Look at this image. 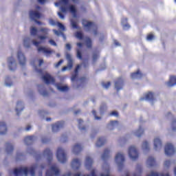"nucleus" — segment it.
I'll return each mask as SVG.
<instances>
[{
  "instance_id": "21",
  "label": "nucleus",
  "mask_w": 176,
  "mask_h": 176,
  "mask_svg": "<svg viewBox=\"0 0 176 176\" xmlns=\"http://www.w3.org/2000/svg\"><path fill=\"white\" fill-rule=\"evenodd\" d=\"M41 14L38 11H30V19L32 21H35L36 19H41Z\"/></svg>"
},
{
  "instance_id": "41",
  "label": "nucleus",
  "mask_w": 176,
  "mask_h": 176,
  "mask_svg": "<svg viewBox=\"0 0 176 176\" xmlns=\"http://www.w3.org/2000/svg\"><path fill=\"white\" fill-rule=\"evenodd\" d=\"M142 149L144 153L149 152V143L144 141L142 144Z\"/></svg>"
},
{
  "instance_id": "43",
  "label": "nucleus",
  "mask_w": 176,
  "mask_h": 176,
  "mask_svg": "<svg viewBox=\"0 0 176 176\" xmlns=\"http://www.w3.org/2000/svg\"><path fill=\"white\" fill-rule=\"evenodd\" d=\"M100 57V54L97 52H94L92 54V61L93 64H96L97 63V60H98V58Z\"/></svg>"
},
{
  "instance_id": "60",
  "label": "nucleus",
  "mask_w": 176,
  "mask_h": 176,
  "mask_svg": "<svg viewBox=\"0 0 176 176\" xmlns=\"http://www.w3.org/2000/svg\"><path fill=\"white\" fill-rule=\"evenodd\" d=\"M57 26L58 28H60V30H62V31H65V26L63 23L58 22Z\"/></svg>"
},
{
  "instance_id": "47",
  "label": "nucleus",
  "mask_w": 176,
  "mask_h": 176,
  "mask_svg": "<svg viewBox=\"0 0 176 176\" xmlns=\"http://www.w3.org/2000/svg\"><path fill=\"white\" fill-rule=\"evenodd\" d=\"M40 32H42L44 35H49V32H50V29L47 28H41L39 30Z\"/></svg>"
},
{
  "instance_id": "7",
  "label": "nucleus",
  "mask_w": 176,
  "mask_h": 176,
  "mask_svg": "<svg viewBox=\"0 0 176 176\" xmlns=\"http://www.w3.org/2000/svg\"><path fill=\"white\" fill-rule=\"evenodd\" d=\"M128 153L130 159L132 160L133 162H135V160L138 159V151H137V148H135V146H130Z\"/></svg>"
},
{
  "instance_id": "10",
  "label": "nucleus",
  "mask_w": 176,
  "mask_h": 176,
  "mask_svg": "<svg viewBox=\"0 0 176 176\" xmlns=\"http://www.w3.org/2000/svg\"><path fill=\"white\" fill-rule=\"evenodd\" d=\"M8 65L10 71L12 72H14L17 69V63H16V59L13 56L8 58Z\"/></svg>"
},
{
  "instance_id": "3",
  "label": "nucleus",
  "mask_w": 176,
  "mask_h": 176,
  "mask_svg": "<svg viewBox=\"0 0 176 176\" xmlns=\"http://www.w3.org/2000/svg\"><path fill=\"white\" fill-rule=\"evenodd\" d=\"M82 25L87 28V31H90V30H91V28L94 29V35H97L98 34V32H97V25L94 24V23L91 22V21H87L85 19L82 20Z\"/></svg>"
},
{
  "instance_id": "51",
  "label": "nucleus",
  "mask_w": 176,
  "mask_h": 176,
  "mask_svg": "<svg viewBox=\"0 0 176 176\" xmlns=\"http://www.w3.org/2000/svg\"><path fill=\"white\" fill-rule=\"evenodd\" d=\"M30 34L32 36H36V35H37L38 34V29H36V28H32L30 29Z\"/></svg>"
},
{
  "instance_id": "26",
  "label": "nucleus",
  "mask_w": 176,
  "mask_h": 176,
  "mask_svg": "<svg viewBox=\"0 0 176 176\" xmlns=\"http://www.w3.org/2000/svg\"><path fill=\"white\" fill-rule=\"evenodd\" d=\"M13 151H14V146L12 144V143L6 142V152L7 155H12V153H13Z\"/></svg>"
},
{
  "instance_id": "28",
  "label": "nucleus",
  "mask_w": 176,
  "mask_h": 176,
  "mask_svg": "<svg viewBox=\"0 0 176 176\" xmlns=\"http://www.w3.org/2000/svg\"><path fill=\"white\" fill-rule=\"evenodd\" d=\"M119 126V121L118 120H111L110 123L107 124L108 130H114L115 127H118Z\"/></svg>"
},
{
  "instance_id": "56",
  "label": "nucleus",
  "mask_w": 176,
  "mask_h": 176,
  "mask_svg": "<svg viewBox=\"0 0 176 176\" xmlns=\"http://www.w3.org/2000/svg\"><path fill=\"white\" fill-rule=\"evenodd\" d=\"M126 138H121L118 140V142H119L120 146H123V145H124V144H126Z\"/></svg>"
},
{
  "instance_id": "46",
  "label": "nucleus",
  "mask_w": 176,
  "mask_h": 176,
  "mask_svg": "<svg viewBox=\"0 0 176 176\" xmlns=\"http://www.w3.org/2000/svg\"><path fill=\"white\" fill-rule=\"evenodd\" d=\"M78 129L80 131H86V127L82 126V124H83V120L79 119L78 120Z\"/></svg>"
},
{
  "instance_id": "22",
  "label": "nucleus",
  "mask_w": 176,
  "mask_h": 176,
  "mask_svg": "<svg viewBox=\"0 0 176 176\" xmlns=\"http://www.w3.org/2000/svg\"><path fill=\"white\" fill-rule=\"evenodd\" d=\"M15 111L16 112L17 116H20L21 112L24 111V103H23V102L21 101L17 102Z\"/></svg>"
},
{
  "instance_id": "61",
  "label": "nucleus",
  "mask_w": 176,
  "mask_h": 176,
  "mask_svg": "<svg viewBox=\"0 0 176 176\" xmlns=\"http://www.w3.org/2000/svg\"><path fill=\"white\" fill-rule=\"evenodd\" d=\"M67 140H68V137L67 136V135H62L60 138L61 142H67Z\"/></svg>"
},
{
  "instance_id": "14",
  "label": "nucleus",
  "mask_w": 176,
  "mask_h": 176,
  "mask_svg": "<svg viewBox=\"0 0 176 176\" xmlns=\"http://www.w3.org/2000/svg\"><path fill=\"white\" fill-rule=\"evenodd\" d=\"M58 176L60 175V170L57 168L55 166H52L50 170H47L45 176Z\"/></svg>"
},
{
  "instance_id": "25",
  "label": "nucleus",
  "mask_w": 176,
  "mask_h": 176,
  "mask_svg": "<svg viewBox=\"0 0 176 176\" xmlns=\"http://www.w3.org/2000/svg\"><path fill=\"white\" fill-rule=\"evenodd\" d=\"M72 168L73 170H79L80 168V160L78 158H75L72 162Z\"/></svg>"
},
{
  "instance_id": "55",
  "label": "nucleus",
  "mask_w": 176,
  "mask_h": 176,
  "mask_svg": "<svg viewBox=\"0 0 176 176\" xmlns=\"http://www.w3.org/2000/svg\"><path fill=\"white\" fill-rule=\"evenodd\" d=\"M60 3H62L65 6H67L68 8L69 6V0H60Z\"/></svg>"
},
{
  "instance_id": "35",
  "label": "nucleus",
  "mask_w": 176,
  "mask_h": 176,
  "mask_svg": "<svg viewBox=\"0 0 176 176\" xmlns=\"http://www.w3.org/2000/svg\"><path fill=\"white\" fill-rule=\"evenodd\" d=\"M5 86L6 87H12V86H13V82L12 81V78L9 76H6Z\"/></svg>"
},
{
  "instance_id": "44",
  "label": "nucleus",
  "mask_w": 176,
  "mask_h": 176,
  "mask_svg": "<svg viewBox=\"0 0 176 176\" xmlns=\"http://www.w3.org/2000/svg\"><path fill=\"white\" fill-rule=\"evenodd\" d=\"M106 111H107V104L105 102H103L101 104L100 107V115H104Z\"/></svg>"
},
{
  "instance_id": "31",
  "label": "nucleus",
  "mask_w": 176,
  "mask_h": 176,
  "mask_svg": "<svg viewBox=\"0 0 176 176\" xmlns=\"http://www.w3.org/2000/svg\"><path fill=\"white\" fill-rule=\"evenodd\" d=\"M109 153H111V151H109L108 148H105L101 156L102 160H103V162H107V160L109 159Z\"/></svg>"
},
{
  "instance_id": "37",
  "label": "nucleus",
  "mask_w": 176,
  "mask_h": 176,
  "mask_svg": "<svg viewBox=\"0 0 176 176\" xmlns=\"http://www.w3.org/2000/svg\"><path fill=\"white\" fill-rule=\"evenodd\" d=\"M127 18H122L121 19L123 30H129V28H130V25L127 23Z\"/></svg>"
},
{
  "instance_id": "8",
  "label": "nucleus",
  "mask_w": 176,
  "mask_h": 176,
  "mask_svg": "<svg viewBox=\"0 0 176 176\" xmlns=\"http://www.w3.org/2000/svg\"><path fill=\"white\" fill-rule=\"evenodd\" d=\"M26 152L27 153H29V155L34 156L36 162H39V160L42 159V154L36 152L32 147H28Z\"/></svg>"
},
{
  "instance_id": "38",
  "label": "nucleus",
  "mask_w": 176,
  "mask_h": 176,
  "mask_svg": "<svg viewBox=\"0 0 176 176\" xmlns=\"http://www.w3.org/2000/svg\"><path fill=\"white\" fill-rule=\"evenodd\" d=\"M142 134H144V129H142V126L140 125L139 129L134 131V135L140 138Z\"/></svg>"
},
{
  "instance_id": "9",
  "label": "nucleus",
  "mask_w": 176,
  "mask_h": 176,
  "mask_svg": "<svg viewBox=\"0 0 176 176\" xmlns=\"http://www.w3.org/2000/svg\"><path fill=\"white\" fill-rule=\"evenodd\" d=\"M164 151L166 156H173L176 152L175 148H174V146L171 143L166 144Z\"/></svg>"
},
{
  "instance_id": "20",
  "label": "nucleus",
  "mask_w": 176,
  "mask_h": 176,
  "mask_svg": "<svg viewBox=\"0 0 176 176\" xmlns=\"http://www.w3.org/2000/svg\"><path fill=\"white\" fill-rule=\"evenodd\" d=\"M34 141H36V136L35 135L27 136L24 139V142L25 145H28V146L32 145Z\"/></svg>"
},
{
  "instance_id": "63",
  "label": "nucleus",
  "mask_w": 176,
  "mask_h": 176,
  "mask_svg": "<svg viewBox=\"0 0 176 176\" xmlns=\"http://www.w3.org/2000/svg\"><path fill=\"white\" fill-rule=\"evenodd\" d=\"M136 170L138 173L141 174V173H142V166H141L140 164H138L136 166Z\"/></svg>"
},
{
  "instance_id": "29",
  "label": "nucleus",
  "mask_w": 176,
  "mask_h": 176,
  "mask_svg": "<svg viewBox=\"0 0 176 176\" xmlns=\"http://www.w3.org/2000/svg\"><path fill=\"white\" fill-rule=\"evenodd\" d=\"M82 146L79 144H76L74 145L72 148V152L74 153V155H79L80 152H82Z\"/></svg>"
},
{
  "instance_id": "53",
  "label": "nucleus",
  "mask_w": 176,
  "mask_h": 176,
  "mask_svg": "<svg viewBox=\"0 0 176 176\" xmlns=\"http://www.w3.org/2000/svg\"><path fill=\"white\" fill-rule=\"evenodd\" d=\"M76 37H77L78 39H80V41H82L83 39V33L80 32H76Z\"/></svg>"
},
{
  "instance_id": "59",
  "label": "nucleus",
  "mask_w": 176,
  "mask_h": 176,
  "mask_svg": "<svg viewBox=\"0 0 176 176\" xmlns=\"http://www.w3.org/2000/svg\"><path fill=\"white\" fill-rule=\"evenodd\" d=\"M92 115H94L95 120H101V117L97 116V111L96 110L92 111Z\"/></svg>"
},
{
  "instance_id": "19",
  "label": "nucleus",
  "mask_w": 176,
  "mask_h": 176,
  "mask_svg": "<svg viewBox=\"0 0 176 176\" xmlns=\"http://www.w3.org/2000/svg\"><path fill=\"white\" fill-rule=\"evenodd\" d=\"M80 65H77L74 69V73L72 75V78L71 80L72 82V83H74L75 82V80H76V79H78V76H79V70L80 69Z\"/></svg>"
},
{
  "instance_id": "1",
  "label": "nucleus",
  "mask_w": 176,
  "mask_h": 176,
  "mask_svg": "<svg viewBox=\"0 0 176 176\" xmlns=\"http://www.w3.org/2000/svg\"><path fill=\"white\" fill-rule=\"evenodd\" d=\"M38 167L39 165H38V164H34L30 166V170L28 167L15 168L13 171V174L14 176H28V173H30L31 176H35V170Z\"/></svg>"
},
{
  "instance_id": "4",
  "label": "nucleus",
  "mask_w": 176,
  "mask_h": 176,
  "mask_svg": "<svg viewBox=\"0 0 176 176\" xmlns=\"http://www.w3.org/2000/svg\"><path fill=\"white\" fill-rule=\"evenodd\" d=\"M56 157L58 161L63 164L67 162V155H65V151L64 149H63V148H58L56 151Z\"/></svg>"
},
{
  "instance_id": "48",
  "label": "nucleus",
  "mask_w": 176,
  "mask_h": 176,
  "mask_svg": "<svg viewBox=\"0 0 176 176\" xmlns=\"http://www.w3.org/2000/svg\"><path fill=\"white\" fill-rule=\"evenodd\" d=\"M38 114L42 118V119H45V116H47V115H49V112H47L45 110H40L38 111Z\"/></svg>"
},
{
  "instance_id": "49",
  "label": "nucleus",
  "mask_w": 176,
  "mask_h": 176,
  "mask_svg": "<svg viewBox=\"0 0 176 176\" xmlns=\"http://www.w3.org/2000/svg\"><path fill=\"white\" fill-rule=\"evenodd\" d=\"M85 45L88 49H91V38H87L85 40Z\"/></svg>"
},
{
  "instance_id": "16",
  "label": "nucleus",
  "mask_w": 176,
  "mask_h": 176,
  "mask_svg": "<svg viewBox=\"0 0 176 176\" xmlns=\"http://www.w3.org/2000/svg\"><path fill=\"white\" fill-rule=\"evenodd\" d=\"M64 127V121H59L52 125V132L57 133Z\"/></svg>"
},
{
  "instance_id": "18",
  "label": "nucleus",
  "mask_w": 176,
  "mask_h": 176,
  "mask_svg": "<svg viewBox=\"0 0 176 176\" xmlns=\"http://www.w3.org/2000/svg\"><path fill=\"white\" fill-rule=\"evenodd\" d=\"M38 53H44V54H46V57H49V54H52V53H56L54 50H50L46 48V47H38L37 49Z\"/></svg>"
},
{
  "instance_id": "40",
  "label": "nucleus",
  "mask_w": 176,
  "mask_h": 176,
  "mask_svg": "<svg viewBox=\"0 0 176 176\" xmlns=\"http://www.w3.org/2000/svg\"><path fill=\"white\" fill-rule=\"evenodd\" d=\"M104 144H105V138L104 137L99 138V139L96 142V146L98 148H100V146H102Z\"/></svg>"
},
{
  "instance_id": "30",
  "label": "nucleus",
  "mask_w": 176,
  "mask_h": 176,
  "mask_svg": "<svg viewBox=\"0 0 176 176\" xmlns=\"http://www.w3.org/2000/svg\"><path fill=\"white\" fill-rule=\"evenodd\" d=\"M26 154L24 152L17 151L16 160V162H20V160H25Z\"/></svg>"
},
{
  "instance_id": "24",
  "label": "nucleus",
  "mask_w": 176,
  "mask_h": 176,
  "mask_svg": "<svg viewBox=\"0 0 176 176\" xmlns=\"http://www.w3.org/2000/svg\"><path fill=\"white\" fill-rule=\"evenodd\" d=\"M162 140L159 138H155L154 139V149L155 151H160L162 149Z\"/></svg>"
},
{
  "instance_id": "27",
  "label": "nucleus",
  "mask_w": 176,
  "mask_h": 176,
  "mask_svg": "<svg viewBox=\"0 0 176 176\" xmlns=\"http://www.w3.org/2000/svg\"><path fill=\"white\" fill-rule=\"evenodd\" d=\"M8 133V127L6 123L3 122H0V135H5Z\"/></svg>"
},
{
  "instance_id": "23",
  "label": "nucleus",
  "mask_w": 176,
  "mask_h": 176,
  "mask_svg": "<svg viewBox=\"0 0 176 176\" xmlns=\"http://www.w3.org/2000/svg\"><path fill=\"white\" fill-rule=\"evenodd\" d=\"M38 93L43 97H47V96H49V93L46 91V88H45L44 85H38Z\"/></svg>"
},
{
  "instance_id": "42",
  "label": "nucleus",
  "mask_w": 176,
  "mask_h": 176,
  "mask_svg": "<svg viewBox=\"0 0 176 176\" xmlns=\"http://www.w3.org/2000/svg\"><path fill=\"white\" fill-rule=\"evenodd\" d=\"M31 42V38L30 37H25L23 39V46L26 47V49H29L30 47V43Z\"/></svg>"
},
{
  "instance_id": "36",
  "label": "nucleus",
  "mask_w": 176,
  "mask_h": 176,
  "mask_svg": "<svg viewBox=\"0 0 176 176\" xmlns=\"http://www.w3.org/2000/svg\"><path fill=\"white\" fill-rule=\"evenodd\" d=\"M131 79H141L142 78V74H141L140 70H138L136 72L131 74Z\"/></svg>"
},
{
  "instance_id": "32",
  "label": "nucleus",
  "mask_w": 176,
  "mask_h": 176,
  "mask_svg": "<svg viewBox=\"0 0 176 176\" xmlns=\"http://www.w3.org/2000/svg\"><path fill=\"white\" fill-rule=\"evenodd\" d=\"M93 165V159L90 157H87L85 160V167L87 170H91V166Z\"/></svg>"
},
{
  "instance_id": "34",
  "label": "nucleus",
  "mask_w": 176,
  "mask_h": 176,
  "mask_svg": "<svg viewBox=\"0 0 176 176\" xmlns=\"http://www.w3.org/2000/svg\"><path fill=\"white\" fill-rule=\"evenodd\" d=\"M56 87L59 90V91H62L63 93L69 90V87L67 85H61L60 84H56Z\"/></svg>"
},
{
  "instance_id": "45",
  "label": "nucleus",
  "mask_w": 176,
  "mask_h": 176,
  "mask_svg": "<svg viewBox=\"0 0 176 176\" xmlns=\"http://www.w3.org/2000/svg\"><path fill=\"white\" fill-rule=\"evenodd\" d=\"M70 25L73 30H79V25L74 19L70 20Z\"/></svg>"
},
{
  "instance_id": "39",
  "label": "nucleus",
  "mask_w": 176,
  "mask_h": 176,
  "mask_svg": "<svg viewBox=\"0 0 176 176\" xmlns=\"http://www.w3.org/2000/svg\"><path fill=\"white\" fill-rule=\"evenodd\" d=\"M168 87H173L176 85V76H172L170 78L169 82L167 83Z\"/></svg>"
},
{
  "instance_id": "64",
  "label": "nucleus",
  "mask_w": 176,
  "mask_h": 176,
  "mask_svg": "<svg viewBox=\"0 0 176 176\" xmlns=\"http://www.w3.org/2000/svg\"><path fill=\"white\" fill-rule=\"evenodd\" d=\"M154 38L155 36H153V34H148L146 37L147 41H153Z\"/></svg>"
},
{
  "instance_id": "5",
  "label": "nucleus",
  "mask_w": 176,
  "mask_h": 176,
  "mask_svg": "<svg viewBox=\"0 0 176 176\" xmlns=\"http://www.w3.org/2000/svg\"><path fill=\"white\" fill-rule=\"evenodd\" d=\"M116 163L118 166V171H122L124 167L123 163H124V155L120 153H118L116 155Z\"/></svg>"
},
{
  "instance_id": "13",
  "label": "nucleus",
  "mask_w": 176,
  "mask_h": 176,
  "mask_svg": "<svg viewBox=\"0 0 176 176\" xmlns=\"http://www.w3.org/2000/svg\"><path fill=\"white\" fill-rule=\"evenodd\" d=\"M17 58L21 67L22 68H24L25 67V63L27 61V59L25 58V56H24V54L21 52V51H18Z\"/></svg>"
},
{
  "instance_id": "11",
  "label": "nucleus",
  "mask_w": 176,
  "mask_h": 176,
  "mask_svg": "<svg viewBox=\"0 0 176 176\" xmlns=\"http://www.w3.org/2000/svg\"><path fill=\"white\" fill-rule=\"evenodd\" d=\"M43 155L46 157L47 163L50 164L53 160V152H52V150L49 148H45L43 152Z\"/></svg>"
},
{
  "instance_id": "2",
  "label": "nucleus",
  "mask_w": 176,
  "mask_h": 176,
  "mask_svg": "<svg viewBox=\"0 0 176 176\" xmlns=\"http://www.w3.org/2000/svg\"><path fill=\"white\" fill-rule=\"evenodd\" d=\"M60 9L62 13H67V12H69L73 14V17L74 19H76L77 17L76 13L78 10H76V7L74 5H69L68 7H65L63 6L60 8Z\"/></svg>"
},
{
  "instance_id": "62",
  "label": "nucleus",
  "mask_w": 176,
  "mask_h": 176,
  "mask_svg": "<svg viewBox=\"0 0 176 176\" xmlns=\"http://www.w3.org/2000/svg\"><path fill=\"white\" fill-rule=\"evenodd\" d=\"M97 133H98V131H97V129H93L91 131V138H94V137H96V134H97Z\"/></svg>"
},
{
  "instance_id": "17",
  "label": "nucleus",
  "mask_w": 176,
  "mask_h": 176,
  "mask_svg": "<svg viewBox=\"0 0 176 176\" xmlns=\"http://www.w3.org/2000/svg\"><path fill=\"white\" fill-rule=\"evenodd\" d=\"M146 100V101H149L151 105H153V102H155V97L153 95V92H148L145 98H140V101H144Z\"/></svg>"
},
{
  "instance_id": "33",
  "label": "nucleus",
  "mask_w": 176,
  "mask_h": 176,
  "mask_svg": "<svg viewBox=\"0 0 176 176\" xmlns=\"http://www.w3.org/2000/svg\"><path fill=\"white\" fill-rule=\"evenodd\" d=\"M146 164L148 167H155L156 166V160L153 157H149L146 161Z\"/></svg>"
},
{
  "instance_id": "57",
  "label": "nucleus",
  "mask_w": 176,
  "mask_h": 176,
  "mask_svg": "<svg viewBox=\"0 0 176 176\" xmlns=\"http://www.w3.org/2000/svg\"><path fill=\"white\" fill-rule=\"evenodd\" d=\"M171 129L173 131H176V119H173L171 123Z\"/></svg>"
},
{
  "instance_id": "52",
  "label": "nucleus",
  "mask_w": 176,
  "mask_h": 176,
  "mask_svg": "<svg viewBox=\"0 0 176 176\" xmlns=\"http://www.w3.org/2000/svg\"><path fill=\"white\" fill-rule=\"evenodd\" d=\"M80 83L81 85H85V83H86V82H87V78H86V77H81L79 78L78 80L76 81L77 83Z\"/></svg>"
},
{
  "instance_id": "15",
  "label": "nucleus",
  "mask_w": 176,
  "mask_h": 176,
  "mask_svg": "<svg viewBox=\"0 0 176 176\" xmlns=\"http://www.w3.org/2000/svg\"><path fill=\"white\" fill-rule=\"evenodd\" d=\"M123 86H124V81L122 77H120L115 82V88L116 89L118 93H119L120 90L123 89Z\"/></svg>"
},
{
  "instance_id": "6",
  "label": "nucleus",
  "mask_w": 176,
  "mask_h": 176,
  "mask_svg": "<svg viewBox=\"0 0 176 176\" xmlns=\"http://www.w3.org/2000/svg\"><path fill=\"white\" fill-rule=\"evenodd\" d=\"M66 60H67V65L62 68L63 72L67 70L71 71L74 67V60L72 59V56L68 53H66Z\"/></svg>"
},
{
  "instance_id": "54",
  "label": "nucleus",
  "mask_w": 176,
  "mask_h": 176,
  "mask_svg": "<svg viewBox=\"0 0 176 176\" xmlns=\"http://www.w3.org/2000/svg\"><path fill=\"white\" fill-rule=\"evenodd\" d=\"M102 86L103 89H109V87L111 86V82H102Z\"/></svg>"
},
{
  "instance_id": "50",
  "label": "nucleus",
  "mask_w": 176,
  "mask_h": 176,
  "mask_svg": "<svg viewBox=\"0 0 176 176\" xmlns=\"http://www.w3.org/2000/svg\"><path fill=\"white\" fill-rule=\"evenodd\" d=\"M76 57L78 60H83V56L82 55V51L79 49H76Z\"/></svg>"
},
{
  "instance_id": "12",
  "label": "nucleus",
  "mask_w": 176,
  "mask_h": 176,
  "mask_svg": "<svg viewBox=\"0 0 176 176\" xmlns=\"http://www.w3.org/2000/svg\"><path fill=\"white\" fill-rule=\"evenodd\" d=\"M42 80H43L45 85H53L54 84V82H56V80H54V78H53L49 74H45L43 75Z\"/></svg>"
},
{
  "instance_id": "58",
  "label": "nucleus",
  "mask_w": 176,
  "mask_h": 176,
  "mask_svg": "<svg viewBox=\"0 0 176 176\" xmlns=\"http://www.w3.org/2000/svg\"><path fill=\"white\" fill-rule=\"evenodd\" d=\"M41 142L42 144H48V142H50V138L43 137L41 138Z\"/></svg>"
}]
</instances>
